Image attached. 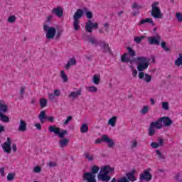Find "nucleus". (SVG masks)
<instances>
[{
	"label": "nucleus",
	"instance_id": "f257e3e1",
	"mask_svg": "<svg viewBox=\"0 0 182 182\" xmlns=\"http://www.w3.org/2000/svg\"><path fill=\"white\" fill-rule=\"evenodd\" d=\"M48 132L50 133H54V134L58 136V137L61 139L58 142L61 149H63V147H66V146H68L69 139L66 138L63 139V137L68 134V130L61 129L60 127L52 125L48 127Z\"/></svg>",
	"mask_w": 182,
	"mask_h": 182
},
{
	"label": "nucleus",
	"instance_id": "f03ea898",
	"mask_svg": "<svg viewBox=\"0 0 182 182\" xmlns=\"http://www.w3.org/2000/svg\"><path fill=\"white\" fill-rule=\"evenodd\" d=\"M137 70L139 72L138 76L139 79L144 77V70L150 65L149 60L144 56H139L136 58Z\"/></svg>",
	"mask_w": 182,
	"mask_h": 182
},
{
	"label": "nucleus",
	"instance_id": "7ed1b4c3",
	"mask_svg": "<svg viewBox=\"0 0 182 182\" xmlns=\"http://www.w3.org/2000/svg\"><path fill=\"white\" fill-rule=\"evenodd\" d=\"M114 171V168H112L109 165L102 167L101 168L100 173L98 174V180H100V181L108 182L112 177L107 175L110 174V173H113Z\"/></svg>",
	"mask_w": 182,
	"mask_h": 182
},
{
	"label": "nucleus",
	"instance_id": "20e7f679",
	"mask_svg": "<svg viewBox=\"0 0 182 182\" xmlns=\"http://www.w3.org/2000/svg\"><path fill=\"white\" fill-rule=\"evenodd\" d=\"M99 173V166H93L91 168V172H85L82 175L84 181L97 182L96 174Z\"/></svg>",
	"mask_w": 182,
	"mask_h": 182
},
{
	"label": "nucleus",
	"instance_id": "39448f33",
	"mask_svg": "<svg viewBox=\"0 0 182 182\" xmlns=\"http://www.w3.org/2000/svg\"><path fill=\"white\" fill-rule=\"evenodd\" d=\"M159 5H160V3H159V1H154L151 4V15L155 19H161V18H163V15L161 14V10L160 9Z\"/></svg>",
	"mask_w": 182,
	"mask_h": 182
},
{
	"label": "nucleus",
	"instance_id": "423d86ee",
	"mask_svg": "<svg viewBox=\"0 0 182 182\" xmlns=\"http://www.w3.org/2000/svg\"><path fill=\"white\" fill-rule=\"evenodd\" d=\"M43 29L46 32V37L48 39H54L56 36V28L53 26H49L48 24H44Z\"/></svg>",
	"mask_w": 182,
	"mask_h": 182
},
{
	"label": "nucleus",
	"instance_id": "0eeeda50",
	"mask_svg": "<svg viewBox=\"0 0 182 182\" xmlns=\"http://www.w3.org/2000/svg\"><path fill=\"white\" fill-rule=\"evenodd\" d=\"M151 171V168H148L147 169L144 170L142 173L139 175V181H151L153 178V175L150 173Z\"/></svg>",
	"mask_w": 182,
	"mask_h": 182
},
{
	"label": "nucleus",
	"instance_id": "6e6552de",
	"mask_svg": "<svg viewBox=\"0 0 182 182\" xmlns=\"http://www.w3.org/2000/svg\"><path fill=\"white\" fill-rule=\"evenodd\" d=\"M99 28V24L97 23L92 22V20H88L85 23V31L88 33H92L93 28L97 29Z\"/></svg>",
	"mask_w": 182,
	"mask_h": 182
},
{
	"label": "nucleus",
	"instance_id": "1a4fd4ad",
	"mask_svg": "<svg viewBox=\"0 0 182 182\" xmlns=\"http://www.w3.org/2000/svg\"><path fill=\"white\" fill-rule=\"evenodd\" d=\"M147 41L149 45H156V46H159V45H160V41H161V37L160 35L156 34L154 36L148 37Z\"/></svg>",
	"mask_w": 182,
	"mask_h": 182
},
{
	"label": "nucleus",
	"instance_id": "9d476101",
	"mask_svg": "<svg viewBox=\"0 0 182 182\" xmlns=\"http://www.w3.org/2000/svg\"><path fill=\"white\" fill-rule=\"evenodd\" d=\"M51 14L57 16V18H62L63 16V8L57 6L51 10Z\"/></svg>",
	"mask_w": 182,
	"mask_h": 182
},
{
	"label": "nucleus",
	"instance_id": "9b49d317",
	"mask_svg": "<svg viewBox=\"0 0 182 182\" xmlns=\"http://www.w3.org/2000/svg\"><path fill=\"white\" fill-rule=\"evenodd\" d=\"M159 122H161V123H163L165 127H170V126L173 124V120H171V119H170V117H162L159 118Z\"/></svg>",
	"mask_w": 182,
	"mask_h": 182
},
{
	"label": "nucleus",
	"instance_id": "f8f14e48",
	"mask_svg": "<svg viewBox=\"0 0 182 182\" xmlns=\"http://www.w3.org/2000/svg\"><path fill=\"white\" fill-rule=\"evenodd\" d=\"M11 138H7V141L4 142L2 145V149L5 153H11L12 148L11 147Z\"/></svg>",
	"mask_w": 182,
	"mask_h": 182
},
{
	"label": "nucleus",
	"instance_id": "ddd939ff",
	"mask_svg": "<svg viewBox=\"0 0 182 182\" xmlns=\"http://www.w3.org/2000/svg\"><path fill=\"white\" fill-rule=\"evenodd\" d=\"M28 130V126L26 124V122L23 119H21L18 124V132H21L22 133H25Z\"/></svg>",
	"mask_w": 182,
	"mask_h": 182
},
{
	"label": "nucleus",
	"instance_id": "4468645a",
	"mask_svg": "<svg viewBox=\"0 0 182 182\" xmlns=\"http://www.w3.org/2000/svg\"><path fill=\"white\" fill-rule=\"evenodd\" d=\"M79 96H82V90L79 89L77 91H74V92H71L69 95L68 97H70V99H77V97H79Z\"/></svg>",
	"mask_w": 182,
	"mask_h": 182
},
{
	"label": "nucleus",
	"instance_id": "2eb2a0df",
	"mask_svg": "<svg viewBox=\"0 0 182 182\" xmlns=\"http://www.w3.org/2000/svg\"><path fill=\"white\" fill-rule=\"evenodd\" d=\"M8 112V105L4 100L0 101V114H5Z\"/></svg>",
	"mask_w": 182,
	"mask_h": 182
},
{
	"label": "nucleus",
	"instance_id": "dca6fc26",
	"mask_svg": "<svg viewBox=\"0 0 182 182\" xmlns=\"http://www.w3.org/2000/svg\"><path fill=\"white\" fill-rule=\"evenodd\" d=\"M103 140L104 143H107L108 147L111 149V147H113L114 146V141L113 139L109 138L107 135H103Z\"/></svg>",
	"mask_w": 182,
	"mask_h": 182
},
{
	"label": "nucleus",
	"instance_id": "f3484780",
	"mask_svg": "<svg viewBox=\"0 0 182 182\" xmlns=\"http://www.w3.org/2000/svg\"><path fill=\"white\" fill-rule=\"evenodd\" d=\"M83 15V10L82 9H78L74 14L73 20L79 21V19H80Z\"/></svg>",
	"mask_w": 182,
	"mask_h": 182
},
{
	"label": "nucleus",
	"instance_id": "a211bd4d",
	"mask_svg": "<svg viewBox=\"0 0 182 182\" xmlns=\"http://www.w3.org/2000/svg\"><path fill=\"white\" fill-rule=\"evenodd\" d=\"M144 23H151L152 26H154V25H156V23H154V21H153V18H151L141 19L140 22L139 23V25H144Z\"/></svg>",
	"mask_w": 182,
	"mask_h": 182
},
{
	"label": "nucleus",
	"instance_id": "6ab92c4d",
	"mask_svg": "<svg viewBox=\"0 0 182 182\" xmlns=\"http://www.w3.org/2000/svg\"><path fill=\"white\" fill-rule=\"evenodd\" d=\"M100 46H101V48H103L105 52H108V53H110V52H112L110 47H109V44L106 43L105 41H100Z\"/></svg>",
	"mask_w": 182,
	"mask_h": 182
},
{
	"label": "nucleus",
	"instance_id": "aec40b11",
	"mask_svg": "<svg viewBox=\"0 0 182 182\" xmlns=\"http://www.w3.org/2000/svg\"><path fill=\"white\" fill-rule=\"evenodd\" d=\"M48 117H46V112L45 110L41 111L39 115H38V119L41 122V123L43 124L45 123V120H46Z\"/></svg>",
	"mask_w": 182,
	"mask_h": 182
},
{
	"label": "nucleus",
	"instance_id": "412c9836",
	"mask_svg": "<svg viewBox=\"0 0 182 182\" xmlns=\"http://www.w3.org/2000/svg\"><path fill=\"white\" fill-rule=\"evenodd\" d=\"M151 127H155V129H163V124H161V121L158 119L156 122H153L150 124Z\"/></svg>",
	"mask_w": 182,
	"mask_h": 182
},
{
	"label": "nucleus",
	"instance_id": "4be33fe9",
	"mask_svg": "<svg viewBox=\"0 0 182 182\" xmlns=\"http://www.w3.org/2000/svg\"><path fill=\"white\" fill-rule=\"evenodd\" d=\"M127 180H129V181L134 182L137 180L136 178V173L134 172H129L127 173Z\"/></svg>",
	"mask_w": 182,
	"mask_h": 182
},
{
	"label": "nucleus",
	"instance_id": "5701e85b",
	"mask_svg": "<svg viewBox=\"0 0 182 182\" xmlns=\"http://www.w3.org/2000/svg\"><path fill=\"white\" fill-rule=\"evenodd\" d=\"M75 65H76V58H70L68 61L67 64L65 65V69L67 70L70 69V67L75 66Z\"/></svg>",
	"mask_w": 182,
	"mask_h": 182
},
{
	"label": "nucleus",
	"instance_id": "b1692460",
	"mask_svg": "<svg viewBox=\"0 0 182 182\" xmlns=\"http://www.w3.org/2000/svg\"><path fill=\"white\" fill-rule=\"evenodd\" d=\"M121 61L123 63H129V62H132L129 58V54L127 53H124V55H121Z\"/></svg>",
	"mask_w": 182,
	"mask_h": 182
},
{
	"label": "nucleus",
	"instance_id": "393cba45",
	"mask_svg": "<svg viewBox=\"0 0 182 182\" xmlns=\"http://www.w3.org/2000/svg\"><path fill=\"white\" fill-rule=\"evenodd\" d=\"M39 103L40 107H41V109H45V107L48 106V100H46V98H41Z\"/></svg>",
	"mask_w": 182,
	"mask_h": 182
},
{
	"label": "nucleus",
	"instance_id": "a878e982",
	"mask_svg": "<svg viewBox=\"0 0 182 182\" xmlns=\"http://www.w3.org/2000/svg\"><path fill=\"white\" fill-rule=\"evenodd\" d=\"M175 66L180 68L182 66V54L179 53V57L175 60Z\"/></svg>",
	"mask_w": 182,
	"mask_h": 182
},
{
	"label": "nucleus",
	"instance_id": "bb28decb",
	"mask_svg": "<svg viewBox=\"0 0 182 182\" xmlns=\"http://www.w3.org/2000/svg\"><path fill=\"white\" fill-rule=\"evenodd\" d=\"M117 120V117L114 116L108 121V124H110L112 127H114L116 126V122Z\"/></svg>",
	"mask_w": 182,
	"mask_h": 182
},
{
	"label": "nucleus",
	"instance_id": "cd10ccee",
	"mask_svg": "<svg viewBox=\"0 0 182 182\" xmlns=\"http://www.w3.org/2000/svg\"><path fill=\"white\" fill-rule=\"evenodd\" d=\"M88 41L91 43V45H95V46L100 45V42L97 41V39H96L95 37H90Z\"/></svg>",
	"mask_w": 182,
	"mask_h": 182
},
{
	"label": "nucleus",
	"instance_id": "c85d7f7f",
	"mask_svg": "<svg viewBox=\"0 0 182 182\" xmlns=\"http://www.w3.org/2000/svg\"><path fill=\"white\" fill-rule=\"evenodd\" d=\"M84 157L88 160V161H93L95 159V157L93 155L90 154L89 152H85L84 153Z\"/></svg>",
	"mask_w": 182,
	"mask_h": 182
},
{
	"label": "nucleus",
	"instance_id": "c756f323",
	"mask_svg": "<svg viewBox=\"0 0 182 182\" xmlns=\"http://www.w3.org/2000/svg\"><path fill=\"white\" fill-rule=\"evenodd\" d=\"M73 27L75 31H79L80 29V20H73Z\"/></svg>",
	"mask_w": 182,
	"mask_h": 182
},
{
	"label": "nucleus",
	"instance_id": "7c9ffc66",
	"mask_svg": "<svg viewBox=\"0 0 182 182\" xmlns=\"http://www.w3.org/2000/svg\"><path fill=\"white\" fill-rule=\"evenodd\" d=\"M89 132V126L86 124H82L80 127V132L81 133H87Z\"/></svg>",
	"mask_w": 182,
	"mask_h": 182
},
{
	"label": "nucleus",
	"instance_id": "2f4dec72",
	"mask_svg": "<svg viewBox=\"0 0 182 182\" xmlns=\"http://www.w3.org/2000/svg\"><path fill=\"white\" fill-rule=\"evenodd\" d=\"M127 50H128V55H129L131 58H134V56H136V51H134L132 47H127Z\"/></svg>",
	"mask_w": 182,
	"mask_h": 182
},
{
	"label": "nucleus",
	"instance_id": "473e14b6",
	"mask_svg": "<svg viewBox=\"0 0 182 182\" xmlns=\"http://www.w3.org/2000/svg\"><path fill=\"white\" fill-rule=\"evenodd\" d=\"M0 120L1 122H4V123H8V122H9V117L6 116L4 114H0Z\"/></svg>",
	"mask_w": 182,
	"mask_h": 182
},
{
	"label": "nucleus",
	"instance_id": "72a5a7b5",
	"mask_svg": "<svg viewBox=\"0 0 182 182\" xmlns=\"http://www.w3.org/2000/svg\"><path fill=\"white\" fill-rule=\"evenodd\" d=\"M142 79H144V82L146 83H150V82H151V75L147 73H144V77Z\"/></svg>",
	"mask_w": 182,
	"mask_h": 182
},
{
	"label": "nucleus",
	"instance_id": "f704fd0d",
	"mask_svg": "<svg viewBox=\"0 0 182 182\" xmlns=\"http://www.w3.org/2000/svg\"><path fill=\"white\" fill-rule=\"evenodd\" d=\"M60 77L63 80V82H64V83H66V82H68V75H66V73H65V70H61Z\"/></svg>",
	"mask_w": 182,
	"mask_h": 182
},
{
	"label": "nucleus",
	"instance_id": "c9c22d12",
	"mask_svg": "<svg viewBox=\"0 0 182 182\" xmlns=\"http://www.w3.org/2000/svg\"><path fill=\"white\" fill-rule=\"evenodd\" d=\"M156 154L158 156L159 160H166V157L164 156V155H163L160 150H156Z\"/></svg>",
	"mask_w": 182,
	"mask_h": 182
},
{
	"label": "nucleus",
	"instance_id": "e433bc0d",
	"mask_svg": "<svg viewBox=\"0 0 182 182\" xmlns=\"http://www.w3.org/2000/svg\"><path fill=\"white\" fill-rule=\"evenodd\" d=\"M146 38V36H136L134 37V41L139 45V43H141V41Z\"/></svg>",
	"mask_w": 182,
	"mask_h": 182
},
{
	"label": "nucleus",
	"instance_id": "4c0bfd02",
	"mask_svg": "<svg viewBox=\"0 0 182 182\" xmlns=\"http://www.w3.org/2000/svg\"><path fill=\"white\" fill-rule=\"evenodd\" d=\"M148 131H149V136H154L156 133V129H154L153 127L150 125Z\"/></svg>",
	"mask_w": 182,
	"mask_h": 182
},
{
	"label": "nucleus",
	"instance_id": "58836bf2",
	"mask_svg": "<svg viewBox=\"0 0 182 182\" xmlns=\"http://www.w3.org/2000/svg\"><path fill=\"white\" fill-rule=\"evenodd\" d=\"M87 92H91L92 93H95L97 92V87L95 86H90L87 88Z\"/></svg>",
	"mask_w": 182,
	"mask_h": 182
},
{
	"label": "nucleus",
	"instance_id": "ea45409f",
	"mask_svg": "<svg viewBox=\"0 0 182 182\" xmlns=\"http://www.w3.org/2000/svg\"><path fill=\"white\" fill-rule=\"evenodd\" d=\"M93 83H95V85H99V83H100V77L97 75H94Z\"/></svg>",
	"mask_w": 182,
	"mask_h": 182
},
{
	"label": "nucleus",
	"instance_id": "a19ab883",
	"mask_svg": "<svg viewBox=\"0 0 182 182\" xmlns=\"http://www.w3.org/2000/svg\"><path fill=\"white\" fill-rule=\"evenodd\" d=\"M161 46L164 49V50H166V52L170 51V48L166 46V42H164V41L161 42Z\"/></svg>",
	"mask_w": 182,
	"mask_h": 182
},
{
	"label": "nucleus",
	"instance_id": "79ce46f5",
	"mask_svg": "<svg viewBox=\"0 0 182 182\" xmlns=\"http://www.w3.org/2000/svg\"><path fill=\"white\" fill-rule=\"evenodd\" d=\"M73 119V117H72V116H68V117H67L66 120L63 122V124H64L65 126H68V124H69V122H72Z\"/></svg>",
	"mask_w": 182,
	"mask_h": 182
},
{
	"label": "nucleus",
	"instance_id": "37998d69",
	"mask_svg": "<svg viewBox=\"0 0 182 182\" xmlns=\"http://www.w3.org/2000/svg\"><path fill=\"white\" fill-rule=\"evenodd\" d=\"M176 16L178 22H182V14L180 12L176 13Z\"/></svg>",
	"mask_w": 182,
	"mask_h": 182
},
{
	"label": "nucleus",
	"instance_id": "c03bdc74",
	"mask_svg": "<svg viewBox=\"0 0 182 182\" xmlns=\"http://www.w3.org/2000/svg\"><path fill=\"white\" fill-rule=\"evenodd\" d=\"M15 21H16V16H11L8 18V22H9L10 23H14Z\"/></svg>",
	"mask_w": 182,
	"mask_h": 182
},
{
	"label": "nucleus",
	"instance_id": "a18cd8bd",
	"mask_svg": "<svg viewBox=\"0 0 182 182\" xmlns=\"http://www.w3.org/2000/svg\"><path fill=\"white\" fill-rule=\"evenodd\" d=\"M15 178V175L12 173H9L7 175V180L8 181H12V180H14V178Z\"/></svg>",
	"mask_w": 182,
	"mask_h": 182
},
{
	"label": "nucleus",
	"instance_id": "49530a36",
	"mask_svg": "<svg viewBox=\"0 0 182 182\" xmlns=\"http://www.w3.org/2000/svg\"><path fill=\"white\" fill-rule=\"evenodd\" d=\"M85 16L87 18V19H92V18H93V13H92V11H87L85 13Z\"/></svg>",
	"mask_w": 182,
	"mask_h": 182
},
{
	"label": "nucleus",
	"instance_id": "de8ad7c7",
	"mask_svg": "<svg viewBox=\"0 0 182 182\" xmlns=\"http://www.w3.org/2000/svg\"><path fill=\"white\" fill-rule=\"evenodd\" d=\"M168 102H162V109H164V110H168Z\"/></svg>",
	"mask_w": 182,
	"mask_h": 182
},
{
	"label": "nucleus",
	"instance_id": "09e8293b",
	"mask_svg": "<svg viewBox=\"0 0 182 182\" xmlns=\"http://www.w3.org/2000/svg\"><path fill=\"white\" fill-rule=\"evenodd\" d=\"M53 95H55L56 97H59V96H60V90H54Z\"/></svg>",
	"mask_w": 182,
	"mask_h": 182
},
{
	"label": "nucleus",
	"instance_id": "8fccbe9b",
	"mask_svg": "<svg viewBox=\"0 0 182 182\" xmlns=\"http://www.w3.org/2000/svg\"><path fill=\"white\" fill-rule=\"evenodd\" d=\"M149 112V107L148 106H144L141 113L142 114H146V113Z\"/></svg>",
	"mask_w": 182,
	"mask_h": 182
},
{
	"label": "nucleus",
	"instance_id": "3c124183",
	"mask_svg": "<svg viewBox=\"0 0 182 182\" xmlns=\"http://www.w3.org/2000/svg\"><path fill=\"white\" fill-rule=\"evenodd\" d=\"M151 147H152V149H159V147H160V144L156 142H152L151 143Z\"/></svg>",
	"mask_w": 182,
	"mask_h": 182
},
{
	"label": "nucleus",
	"instance_id": "603ef678",
	"mask_svg": "<svg viewBox=\"0 0 182 182\" xmlns=\"http://www.w3.org/2000/svg\"><path fill=\"white\" fill-rule=\"evenodd\" d=\"M26 89V87L25 86H23L21 87L20 89V96L21 97H23V95L25 93V90Z\"/></svg>",
	"mask_w": 182,
	"mask_h": 182
},
{
	"label": "nucleus",
	"instance_id": "864d4df0",
	"mask_svg": "<svg viewBox=\"0 0 182 182\" xmlns=\"http://www.w3.org/2000/svg\"><path fill=\"white\" fill-rule=\"evenodd\" d=\"M105 142V139H103V135L101 138H98L95 140L96 144H100V143Z\"/></svg>",
	"mask_w": 182,
	"mask_h": 182
},
{
	"label": "nucleus",
	"instance_id": "5fc2aeb1",
	"mask_svg": "<svg viewBox=\"0 0 182 182\" xmlns=\"http://www.w3.org/2000/svg\"><path fill=\"white\" fill-rule=\"evenodd\" d=\"M33 171L34 173H41V171H42V168H41V166H36L33 168Z\"/></svg>",
	"mask_w": 182,
	"mask_h": 182
},
{
	"label": "nucleus",
	"instance_id": "6e6d98bb",
	"mask_svg": "<svg viewBox=\"0 0 182 182\" xmlns=\"http://www.w3.org/2000/svg\"><path fill=\"white\" fill-rule=\"evenodd\" d=\"M55 97H56V96L53 93L48 94L49 100L53 101V100H55Z\"/></svg>",
	"mask_w": 182,
	"mask_h": 182
},
{
	"label": "nucleus",
	"instance_id": "4d7b16f0",
	"mask_svg": "<svg viewBox=\"0 0 182 182\" xmlns=\"http://www.w3.org/2000/svg\"><path fill=\"white\" fill-rule=\"evenodd\" d=\"M60 36H62V31L56 32V30H55V36L54 38H55V39H59Z\"/></svg>",
	"mask_w": 182,
	"mask_h": 182
},
{
	"label": "nucleus",
	"instance_id": "13d9d810",
	"mask_svg": "<svg viewBox=\"0 0 182 182\" xmlns=\"http://www.w3.org/2000/svg\"><path fill=\"white\" fill-rule=\"evenodd\" d=\"M46 120H48V122H50L51 123H53L55 122V117L53 116L47 117Z\"/></svg>",
	"mask_w": 182,
	"mask_h": 182
},
{
	"label": "nucleus",
	"instance_id": "bf43d9fd",
	"mask_svg": "<svg viewBox=\"0 0 182 182\" xmlns=\"http://www.w3.org/2000/svg\"><path fill=\"white\" fill-rule=\"evenodd\" d=\"M175 180H176V181L178 182H182V179L181 178H180V173H177L175 176H174Z\"/></svg>",
	"mask_w": 182,
	"mask_h": 182
},
{
	"label": "nucleus",
	"instance_id": "052dcab7",
	"mask_svg": "<svg viewBox=\"0 0 182 182\" xmlns=\"http://www.w3.org/2000/svg\"><path fill=\"white\" fill-rule=\"evenodd\" d=\"M48 166L49 167H56V166H58V164L56 162L50 161L48 162Z\"/></svg>",
	"mask_w": 182,
	"mask_h": 182
},
{
	"label": "nucleus",
	"instance_id": "680f3d73",
	"mask_svg": "<svg viewBox=\"0 0 182 182\" xmlns=\"http://www.w3.org/2000/svg\"><path fill=\"white\" fill-rule=\"evenodd\" d=\"M131 69H132V76L136 77L137 76V70H134L133 66H130Z\"/></svg>",
	"mask_w": 182,
	"mask_h": 182
},
{
	"label": "nucleus",
	"instance_id": "e2e57ef3",
	"mask_svg": "<svg viewBox=\"0 0 182 182\" xmlns=\"http://www.w3.org/2000/svg\"><path fill=\"white\" fill-rule=\"evenodd\" d=\"M0 174L3 177L5 176V168H4V167L0 168Z\"/></svg>",
	"mask_w": 182,
	"mask_h": 182
},
{
	"label": "nucleus",
	"instance_id": "0e129e2a",
	"mask_svg": "<svg viewBox=\"0 0 182 182\" xmlns=\"http://www.w3.org/2000/svg\"><path fill=\"white\" fill-rule=\"evenodd\" d=\"M118 182H129L126 177H122L118 180Z\"/></svg>",
	"mask_w": 182,
	"mask_h": 182
},
{
	"label": "nucleus",
	"instance_id": "69168bd1",
	"mask_svg": "<svg viewBox=\"0 0 182 182\" xmlns=\"http://www.w3.org/2000/svg\"><path fill=\"white\" fill-rule=\"evenodd\" d=\"M35 127L37 129V130H42V125L39 123H36L35 124Z\"/></svg>",
	"mask_w": 182,
	"mask_h": 182
},
{
	"label": "nucleus",
	"instance_id": "338daca9",
	"mask_svg": "<svg viewBox=\"0 0 182 182\" xmlns=\"http://www.w3.org/2000/svg\"><path fill=\"white\" fill-rule=\"evenodd\" d=\"M85 59H87V60H92V58H93V55H85Z\"/></svg>",
	"mask_w": 182,
	"mask_h": 182
},
{
	"label": "nucleus",
	"instance_id": "774afa93",
	"mask_svg": "<svg viewBox=\"0 0 182 182\" xmlns=\"http://www.w3.org/2000/svg\"><path fill=\"white\" fill-rule=\"evenodd\" d=\"M135 147H137V141L134 140L132 145V149H135Z\"/></svg>",
	"mask_w": 182,
	"mask_h": 182
}]
</instances>
